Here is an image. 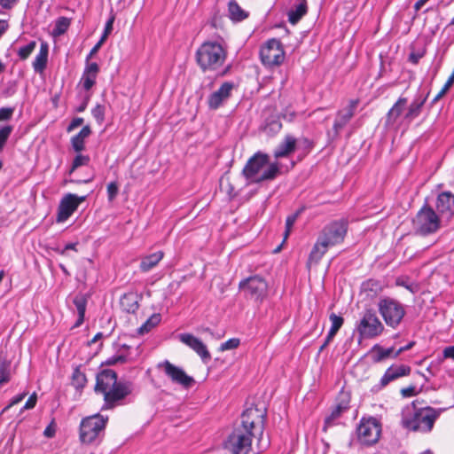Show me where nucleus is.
<instances>
[{
  "instance_id": "nucleus-1",
  "label": "nucleus",
  "mask_w": 454,
  "mask_h": 454,
  "mask_svg": "<svg viewBox=\"0 0 454 454\" xmlns=\"http://www.w3.org/2000/svg\"><path fill=\"white\" fill-rule=\"evenodd\" d=\"M265 419V408H247L241 414L240 424L228 436L225 448L231 454H251L253 438L262 434Z\"/></svg>"
},
{
  "instance_id": "nucleus-2",
  "label": "nucleus",
  "mask_w": 454,
  "mask_h": 454,
  "mask_svg": "<svg viewBox=\"0 0 454 454\" xmlns=\"http://www.w3.org/2000/svg\"><path fill=\"white\" fill-rule=\"evenodd\" d=\"M94 391L104 395L102 410H109L131 394L132 384L118 382L117 373L114 370L104 369L97 374Z\"/></svg>"
},
{
  "instance_id": "nucleus-3",
  "label": "nucleus",
  "mask_w": 454,
  "mask_h": 454,
  "mask_svg": "<svg viewBox=\"0 0 454 454\" xmlns=\"http://www.w3.org/2000/svg\"><path fill=\"white\" fill-rule=\"evenodd\" d=\"M348 229V222L344 218L333 220L325 224L310 251L309 261L317 262L330 247L341 244L347 236Z\"/></svg>"
},
{
  "instance_id": "nucleus-4",
  "label": "nucleus",
  "mask_w": 454,
  "mask_h": 454,
  "mask_svg": "<svg viewBox=\"0 0 454 454\" xmlns=\"http://www.w3.org/2000/svg\"><path fill=\"white\" fill-rule=\"evenodd\" d=\"M419 401L415 400L403 409L401 425L411 431L429 433L440 416L441 410L430 406L419 407Z\"/></svg>"
},
{
  "instance_id": "nucleus-5",
  "label": "nucleus",
  "mask_w": 454,
  "mask_h": 454,
  "mask_svg": "<svg viewBox=\"0 0 454 454\" xmlns=\"http://www.w3.org/2000/svg\"><path fill=\"white\" fill-rule=\"evenodd\" d=\"M427 96L428 94L426 96H418L408 107L407 98L400 97L387 113L385 125L387 127H392L395 125L401 118L402 121H400V124H410L414 119L420 115L422 108L427 99Z\"/></svg>"
},
{
  "instance_id": "nucleus-6",
  "label": "nucleus",
  "mask_w": 454,
  "mask_h": 454,
  "mask_svg": "<svg viewBox=\"0 0 454 454\" xmlns=\"http://www.w3.org/2000/svg\"><path fill=\"white\" fill-rule=\"evenodd\" d=\"M270 157L267 153L257 152L248 159L247 164L242 169V175L247 180L253 183H262L264 181L274 180L279 174L280 168L277 163H271L259 175L260 171L268 165Z\"/></svg>"
},
{
  "instance_id": "nucleus-7",
  "label": "nucleus",
  "mask_w": 454,
  "mask_h": 454,
  "mask_svg": "<svg viewBox=\"0 0 454 454\" xmlns=\"http://www.w3.org/2000/svg\"><path fill=\"white\" fill-rule=\"evenodd\" d=\"M226 51L217 42H204L196 51L195 59L202 72L217 70L226 59Z\"/></svg>"
},
{
  "instance_id": "nucleus-8",
  "label": "nucleus",
  "mask_w": 454,
  "mask_h": 454,
  "mask_svg": "<svg viewBox=\"0 0 454 454\" xmlns=\"http://www.w3.org/2000/svg\"><path fill=\"white\" fill-rule=\"evenodd\" d=\"M108 417L99 413L86 417L80 423V441L84 444L100 442L105 435Z\"/></svg>"
},
{
  "instance_id": "nucleus-9",
  "label": "nucleus",
  "mask_w": 454,
  "mask_h": 454,
  "mask_svg": "<svg viewBox=\"0 0 454 454\" xmlns=\"http://www.w3.org/2000/svg\"><path fill=\"white\" fill-rule=\"evenodd\" d=\"M442 216L428 205H424L413 219V229L416 234L427 236L435 233L441 228Z\"/></svg>"
},
{
  "instance_id": "nucleus-10",
  "label": "nucleus",
  "mask_w": 454,
  "mask_h": 454,
  "mask_svg": "<svg viewBox=\"0 0 454 454\" xmlns=\"http://www.w3.org/2000/svg\"><path fill=\"white\" fill-rule=\"evenodd\" d=\"M378 309L386 325L393 329L399 326L406 313L399 301L387 296L380 299Z\"/></svg>"
},
{
  "instance_id": "nucleus-11",
  "label": "nucleus",
  "mask_w": 454,
  "mask_h": 454,
  "mask_svg": "<svg viewBox=\"0 0 454 454\" xmlns=\"http://www.w3.org/2000/svg\"><path fill=\"white\" fill-rule=\"evenodd\" d=\"M360 340L374 339L384 331V325L372 309H366L356 326Z\"/></svg>"
},
{
  "instance_id": "nucleus-12",
  "label": "nucleus",
  "mask_w": 454,
  "mask_h": 454,
  "mask_svg": "<svg viewBox=\"0 0 454 454\" xmlns=\"http://www.w3.org/2000/svg\"><path fill=\"white\" fill-rule=\"evenodd\" d=\"M240 291L244 292L247 298L255 302H262L268 294V283L260 275L248 277L239 284Z\"/></svg>"
},
{
  "instance_id": "nucleus-13",
  "label": "nucleus",
  "mask_w": 454,
  "mask_h": 454,
  "mask_svg": "<svg viewBox=\"0 0 454 454\" xmlns=\"http://www.w3.org/2000/svg\"><path fill=\"white\" fill-rule=\"evenodd\" d=\"M357 438L359 442L367 446L375 444L381 434V424L375 418H369L365 419L363 418L360 420L356 428Z\"/></svg>"
},
{
  "instance_id": "nucleus-14",
  "label": "nucleus",
  "mask_w": 454,
  "mask_h": 454,
  "mask_svg": "<svg viewBox=\"0 0 454 454\" xmlns=\"http://www.w3.org/2000/svg\"><path fill=\"white\" fill-rule=\"evenodd\" d=\"M262 63L266 67L279 66L285 59V51L281 42L272 38L268 40L260 50Z\"/></svg>"
},
{
  "instance_id": "nucleus-15",
  "label": "nucleus",
  "mask_w": 454,
  "mask_h": 454,
  "mask_svg": "<svg viewBox=\"0 0 454 454\" xmlns=\"http://www.w3.org/2000/svg\"><path fill=\"white\" fill-rule=\"evenodd\" d=\"M157 367L163 370L165 375L172 383L180 385L185 389L191 388L195 383L192 376L187 375L181 367L171 364L168 360L159 363Z\"/></svg>"
},
{
  "instance_id": "nucleus-16",
  "label": "nucleus",
  "mask_w": 454,
  "mask_h": 454,
  "mask_svg": "<svg viewBox=\"0 0 454 454\" xmlns=\"http://www.w3.org/2000/svg\"><path fill=\"white\" fill-rule=\"evenodd\" d=\"M358 104V99H351L346 107L337 112L333 129L327 132V136L331 140H335L339 137L340 131L355 115Z\"/></svg>"
},
{
  "instance_id": "nucleus-17",
  "label": "nucleus",
  "mask_w": 454,
  "mask_h": 454,
  "mask_svg": "<svg viewBox=\"0 0 454 454\" xmlns=\"http://www.w3.org/2000/svg\"><path fill=\"white\" fill-rule=\"evenodd\" d=\"M87 199V195L78 196L74 193L66 194L60 200L58 214H57V222L63 223L67 221L79 205L85 201Z\"/></svg>"
},
{
  "instance_id": "nucleus-18",
  "label": "nucleus",
  "mask_w": 454,
  "mask_h": 454,
  "mask_svg": "<svg viewBox=\"0 0 454 454\" xmlns=\"http://www.w3.org/2000/svg\"><path fill=\"white\" fill-rule=\"evenodd\" d=\"M435 207L442 218L450 219L454 215V194L450 192H442L438 194Z\"/></svg>"
},
{
  "instance_id": "nucleus-19",
  "label": "nucleus",
  "mask_w": 454,
  "mask_h": 454,
  "mask_svg": "<svg viewBox=\"0 0 454 454\" xmlns=\"http://www.w3.org/2000/svg\"><path fill=\"white\" fill-rule=\"evenodd\" d=\"M233 88V82H223L216 91L213 92L209 96L207 100L208 107L212 110L218 109L223 105V103L231 96Z\"/></svg>"
},
{
  "instance_id": "nucleus-20",
  "label": "nucleus",
  "mask_w": 454,
  "mask_h": 454,
  "mask_svg": "<svg viewBox=\"0 0 454 454\" xmlns=\"http://www.w3.org/2000/svg\"><path fill=\"white\" fill-rule=\"evenodd\" d=\"M179 340L195 351L204 363H207L210 360L211 356L207 346L199 338L191 333H182L179 335Z\"/></svg>"
},
{
  "instance_id": "nucleus-21",
  "label": "nucleus",
  "mask_w": 454,
  "mask_h": 454,
  "mask_svg": "<svg viewBox=\"0 0 454 454\" xmlns=\"http://www.w3.org/2000/svg\"><path fill=\"white\" fill-rule=\"evenodd\" d=\"M411 373V367L405 364L398 366H390L387 369L384 375L381 377L380 384L381 387H386L391 381L395 380L403 376H407Z\"/></svg>"
},
{
  "instance_id": "nucleus-22",
  "label": "nucleus",
  "mask_w": 454,
  "mask_h": 454,
  "mask_svg": "<svg viewBox=\"0 0 454 454\" xmlns=\"http://www.w3.org/2000/svg\"><path fill=\"white\" fill-rule=\"evenodd\" d=\"M297 140L291 135H286L285 138L278 144L273 152L276 159L289 156L296 149Z\"/></svg>"
},
{
  "instance_id": "nucleus-23",
  "label": "nucleus",
  "mask_w": 454,
  "mask_h": 454,
  "mask_svg": "<svg viewBox=\"0 0 454 454\" xmlns=\"http://www.w3.org/2000/svg\"><path fill=\"white\" fill-rule=\"evenodd\" d=\"M227 16L234 23L242 22L249 17V12L241 8L237 0H229Z\"/></svg>"
},
{
  "instance_id": "nucleus-24",
  "label": "nucleus",
  "mask_w": 454,
  "mask_h": 454,
  "mask_svg": "<svg viewBox=\"0 0 454 454\" xmlns=\"http://www.w3.org/2000/svg\"><path fill=\"white\" fill-rule=\"evenodd\" d=\"M49 54V45L46 42H42L40 51L33 61V67L35 73H42L46 68Z\"/></svg>"
},
{
  "instance_id": "nucleus-25",
  "label": "nucleus",
  "mask_w": 454,
  "mask_h": 454,
  "mask_svg": "<svg viewBox=\"0 0 454 454\" xmlns=\"http://www.w3.org/2000/svg\"><path fill=\"white\" fill-rule=\"evenodd\" d=\"M138 300L136 293L124 294L120 300L121 308L128 313H135L139 308Z\"/></svg>"
},
{
  "instance_id": "nucleus-26",
  "label": "nucleus",
  "mask_w": 454,
  "mask_h": 454,
  "mask_svg": "<svg viewBox=\"0 0 454 454\" xmlns=\"http://www.w3.org/2000/svg\"><path fill=\"white\" fill-rule=\"evenodd\" d=\"M348 409V401L339 403L332 411L331 414L325 417L323 431L326 432L330 427L335 424V420L340 417L342 412Z\"/></svg>"
},
{
  "instance_id": "nucleus-27",
  "label": "nucleus",
  "mask_w": 454,
  "mask_h": 454,
  "mask_svg": "<svg viewBox=\"0 0 454 454\" xmlns=\"http://www.w3.org/2000/svg\"><path fill=\"white\" fill-rule=\"evenodd\" d=\"M91 134L89 125L84 126L78 134L71 138V145L74 152L80 153L85 149V139Z\"/></svg>"
},
{
  "instance_id": "nucleus-28",
  "label": "nucleus",
  "mask_w": 454,
  "mask_h": 454,
  "mask_svg": "<svg viewBox=\"0 0 454 454\" xmlns=\"http://www.w3.org/2000/svg\"><path fill=\"white\" fill-rule=\"evenodd\" d=\"M308 12L307 0H298V4L288 12V21L295 25Z\"/></svg>"
},
{
  "instance_id": "nucleus-29",
  "label": "nucleus",
  "mask_w": 454,
  "mask_h": 454,
  "mask_svg": "<svg viewBox=\"0 0 454 454\" xmlns=\"http://www.w3.org/2000/svg\"><path fill=\"white\" fill-rule=\"evenodd\" d=\"M163 252L158 251L142 258L140 262V270L144 272L149 271L154 268L163 258Z\"/></svg>"
},
{
  "instance_id": "nucleus-30",
  "label": "nucleus",
  "mask_w": 454,
  "mask_h": 454,
  "mask_svg": "<svg viewBox=\"0 0 454 454\" xmlns=\"http://www.w3.org/2000/svg\"><path fill=\"white\" fill-rule=\"evenodd\" d=\"M371 353L373 354L372 357L373 363H380L390 356L393 357V355L395 354L393 347L383 348L379 344H375L372 348Z\"/></svg>"
},
{
  "instance_id": "nucleus-31",
  "label": "nucleus",
  "mask_w": 454,
  "mask_h": 454,
  "mask_svg": "<svg viewBox=\"0 0 454 454\" xmlns=\"http://www.w3.org/2000/svg\"><path fill=\"white\" fill-rule=\"evenodd\" d=\"M73 302H74V304L77 309V313H78V318L74 324V326L78 327L84 321L86 306H87V299L84 295L78 294L74 298Z\"/></svg>"
},
{
  "instance_id": "nucleus-32",
  "label": "nucleus",
  "mask_w": 454,
  "mask_h": 454,
  "mask_svg": "<svg viewBox=\"0 0 454 454\" xmlns=\"http://www.w3.org/2000/svg\"><path fill=\"white\" fill-rule=\"evenodd\" d=\"M82 365L76 366L71 376V385L78 391H82L87 382V377L83 372L81 371Z\"/></svg>"
},
{
  "instance_id": "nucleus-33",
  "label": "nucleus",
  "mask_w": 454,
  "mask_h": 454,
  "mask_svg": "<svg viewBox=\"0 0 454 454\" xmlns=\"http://www.w3.org/2000/svg\"><path fill=\"white\" fill-rule=\"evenodd\" d=\"M161 320L159 313L153 314L138 329L137 333L143 335L149 333L153 327L158 325Z\"/></svg>"
},
{
  "instance_id": "nucleus-34",
  "label": "nucleus",
  "mask_w": 454,
  "mask_h": 454,
  "mask_svg": "<svg viewBox=\"0 0 454 454\" xmlns=\"http://www.w3.org/2000/svg\"><path fill=\"white\" fill-rule=\"evenodd\" d=\"M71 24V20L67 17H59L55 21V26L52 30V34L55 36L64 35Z\"/></svg>"
},
{
  "instance_id": "nucleus-35",
  "label": "nucleus",
  "mask_w": 454,
  "mask_h": 454,
  "mask_svg": "<svg viewBox=\"0 0 454 454\" xmlns=\"http://www.w3.org/2000/svg\"><path fill=\"white\" fill-rule=\"evenodd\" d=\"M11 362L6 359L0 360V387L11 380Z\"/></svg>"
},
{
  "instance_id": "nucleus-36",
  "label": "nucleus",
  "mask_w": 454,
  "mask_h": 454,
  "mask_svg": "<svg viewBox=\"0 0 454 454\" xmlns=\"http://www.w3.org/2000/svg\"><path fill=\"white\" fill-rule=\"evenodd\" d=\"M362 289L364 292H368V295H376L379 292L381 291V286L379 281L374 279H369L363 283Z\"/></svg>"
},
{
  "instance_id": "nucleus-37",
  "label": "nucleus",
  "mask_w": 454,
  "mask_h": 454,
  "mask_svg": "<svg viewBox=\"0 0 454 454\" xmlns=\"http://www.w3.org/2000/svg\"><path fill=\"white\" fill-rule=\"evenodd\" d=\"M329 319L332 323L331 328L329 330L330 336L336 335L338 331L340 329L344 323V319L341 316H338L335 313H331L329 316Z\"/></svg>"
},
{
  "instance_id": "nucleus-38",
  "label": "nucleus",
  "mask_w": 454,
  "mask_h": 454,
  "mask_svg": "<svg viewBox=\"0 0 454 454\" xmlns=\"http://www.w3.org/2000/svg\"><path fill=\"white\" fill-rule=\"evenodd\" d=\"M90 157L88 155L77 154L72 163L71 168L69 169V175H71L76 168L81 166H87L90 163Z\"/></svg>"
},
{
  "instance_id": "nucleus-39",
  "label": "nucleus",
  "mask_w": 454,
  "mask_h": 454,
  "mask_svg": "<svg viewBox=\"0 0 454 454\" xmlns=\"http://www.w3.org/2000/svg\"><path fill=\"white\" fill-rule=\"evenodd\" d=\"M105 106L100 104L96 105L91 110V114L98 125H101L105 121Z\"/></svg>"
},
{
  "instance_id": "nucleus-40",
  "label": "nucleus",
  "mask_w": 454,
  "mask_h": 454,
  "mask_svg": "<svg viewBox=\"0 0 454 454\" xmlns=\"http://www.w3.org/2000/svg\"><path fill=\"white\" fill-rule=\"evenodd\" d=\"M35 46V41H31L27 45L20 47L18 51V55L20 58V59H27L29 57V55L34 51Z\"/></svg>"
},
{
  "instance_id": "nucleus-41",
  "label": "nucleus",
  "mask_w": 454,
  "mask_h": 454,
  "mask_svg": "<svg viewBox=\"0 0 454 454\" xmlns=\"http://www.w3.org/2000/svg\"><path fill=\"white\" fill-rule=\"evenodd\" d=\"M12 129L13 128L11 125L3 126L0 128V153L3 151L5 143L12 132Z\"/></svg>"
},
{
  "instance_id": "nucleus-42",
  "label": "nucleus",
  "mask_w": 454,
  "mask_h": 454,
  "mask_svg": "<svg viewBox=\"0 0 454 454\" xmlns=\"http://www.w3.org/2000/svg\"><path fill=\"white\" fill-rule=\"evenodd\" d=\"M97 75L83 73L82 76V87L85 90H90L96 83Z\"/></svg>"
},
{
  "instance_id": "nucleus-43",
  "label": "nucleus",
  "mask_w": 454,
  "mask_h": 454,
  "mask_svg": "<svg viewBox=\"0 0 454 454\" xmlns=\"http://www.w3.org/2000/svg\"><path fill=\"white\" fill-rule=\"evenodd\" d=\"M240 344V340L238 338H231L220 345L219 350L225 351L229 349L237 348Z\"/></svg>"
},
{
  "instance_id": "nucleus-44",
  "label": "nucleus",
  "mask_w": 454,
  "mask_h": 454,
  "mask_svg": "<svg viewBox=\"0 0 454 454\" xmlns=\"http://www.w3.org/2000/svg\"><path fill=\"white\" fill-rule=\"evenodd\" d=\"M222 21V15L220 13V9L217 6H215L212 10V15L210 19V25L212 27L216 28Z\"/></svg>"
},
{
  "instance_id": "nucleus-45",
  "label": "nucleus",
  "mask_w": 454,
  "mask_h": 454,
  "mask_svg": "<svg viewBox=\"0 0 454 454\" xmlns=\"http://www.w3.org/2000/svg\"><path fill=\"white\" fill-rule=\"evenodd\" d=\"M128 361V357L126 355H116L113 356L112 357L108 358L105 363L102 364L106 365H114L116 364H124Z\"/></svg>"
},
{
  "instance_id": "nucleus-46",
  "label": "nucleus",
  "mask_w": 454,
  "mask_h": 454,
  "mask_svg": "<svg viewBox=\"0 0 454 454\" xmlns=\"http://www.w3.org/2000/svg\"><path fill=\"white\" fill-rule=\"evenodd\" d=\"M119 192L118 184L116 182H111L107 184V197L109 201H113Z\"/></svg>"
},
{
  "instance_id": "nucleus-47",
  "label": "nucleus",
  "mask_w": 454,
  "mask_h": 454,
  "mask_svg": "<svg viewBox=\"0 0 454 454\" xmlns=\"http://www.w3.org/2000/svg\"><path fill=\"white\" fill-rule=\"evenodd\" d=\"M425 54H426V49H421L418 51H411L409 54L408 60L411 63L417 65L419 63V59H422Z\"/></svg>"
},
{
  "instance_id": "nucleus-48",
  "label": "nucleus",
  "mask_w": 454,
  "mask_h": 454,
  "mask_svg": "<svg viewBox=\"0 0 454 454\" xmlns=\"http://www.w3.org/2000/svg\"><path fill=\"white\" fill-rule=\"evenodd\" d=\"M298 215L299 213H294L293 215H290L286 217V231H285V239L289 235L290 231H291V229L293 227V225L294 224L297 217H298Z\"/></svg>"
},
{
  "instance_id": "nucleus-49",
  "label": "nucleus",
  "mask_w": 454,
  "mask_h": 454,
  "mask_svg": "<svg viewBox=\"0 0 454 454\" xmlns=\"http://www.w3.org/2000/svg\"><path fill=\"white\" fill-rule=\"evenodd\" d=\"M282 128L279 120H271L266 123L265 129L273 133H278Z\"/></svg>"
},
{
  "instance_id": "nucleus-50",
  "label": "nucleus",
  "mask_w": 454,
  "mask_h": 454,
  "mask_svg": "<svg viewBox=\"0 0 454 454\" xmlns=\"http://www.w3.org/2000/svg\"><path fill=\"white\" fill-rule=\"evenodd\" d=\"M453 85V82L450 80H447L444 86L442 88V90L438 92V94L433 98L432 105L435 104L438 100H440L450 90V88Z\"/></svg>"
},
{
  "instance_id": "nucleus-51",
  "label": "nucleus",
  "mask_w": 454,
  "mask_h": 454,
  "mask_svg": "<svg viewBox=\"0 0 454 454\" xmlns=\"http://www.w3.org/2000/svg\"><path fill=\"white\" fill-rule=\"evenodd\" d=\"M99 72V66L96 62H88L86 61V67L84 68L83 73L98 75Z\"/></svg>"
},
{
  "instance_id": "nucleus-52",
  "label": "nucleus",
  "mask_w": 454,
  "mask_h": 454,
  "mask_svg": "<svg viewBox=\"0 0 454 454\" xmlns=\"http://www.w3.org/2000/svg\"><path fill=\"white\" fill-rule=\"evenodd\" d=\"M14 112L12 107H2L0 108V121H8L12 118Z\"/></svg>"
},
{
  "instance_id": "nucleus-53",
  "label": "nucleus",
  "mask_w": 454,
  "mask_h": 454,
  "mask_svg": "<svg viewBox=\"0 0 454 454\" xmlns=\"http://www.w3.org/2000/svg\"><path fill=\"white\" fill-rule=\"evenodd\" d=\"M114 19H115L114 15H112L106 21L103 35L101 36V37H103V40H106L107 38V36L109 35V34L112 32Z\"/></svg>"
},
{
  "instance_id": "nucleus-54",
  "label": "nucleus",
  "mask_w": 454,
  "mask_h": 454,
  "mask_svg": "<svg viewBox=\"0 0 454 454\" xmlns=\"http://www.w3.org/2000/svg\"><path fill=\"white\" fill-rule=\"evenodd\" d=\"M78 243H67L64 248H59V247H55L53 248V250L55 252H57L58 254H61V255H67V250H74L76 251V246H77Z\"/></svg>"
},
{
  "instance_id": "nucleus-55",
  "label": "nucleus",
  "mask_w": 454,
  "mask_h": 454,
  "mask_svg": "<svg viewBox=\"0 0 454 454\" xmlns=\"http://www.w3.org/2000/svg\"><path fill=\"white\" fill-rule=\"evenodd\" d=\"M36 402H37V395L35 393H34L28 397L25 405L21 409V411L24 410L33 409L35 406Z\"/></svg>"
},
{
  "instance_id": "nucleus-56",
  "label": "nucleus",
  "mask_w": 454,
  "mask_h": 454,
  "mask_svg": "<svg viewBox=\"0 0 454 454\" xmlns=\"http://www.w3.org/2000/svg\"><path fill=\"white\" fill-rule=\"evenodd\" d=\"M83 118L82 117H75L74 118L71 122L69 123V125L67 126V132H71L72 130H74V129L78 128L79 126L82 125L83 124Z\"/></svg>"
},
{
  "instance_id": "nucleus-57",
  "label": "nucleus",
  "mask_w": 454,
  "mask_h": 454,
  "mask_svg": "<svg viewBox=\"0 0 454 454\" xmlns=\"http://www.w3.org/2000/svg\"><path fill=\"white\" fill-rule=\"evenodd\" d=\"M105 41L106 40H103V37H101L100 40L94 45V47L90 50V53L86 57L87 62L98 51Z\"/></svg>"
},
{
  "instance_id": "nucleus-58",
  "label": "nucleus",
  "mask_w": 454,
  "mask_h": 454,
  "mask_svg": "<svg viewBox=\"0 0 454 454\" xmlns=\"http://www.w3.org/2000/svg\"><path fill=\"white\" fill-rule=\"evenodd\" d=\"M27 395V392L25 393H22V394H20V395H15L14 397L12 398L11 400V403L8 406H6L3 411H6L7 409H9L11 406H13V405H16L18 404L19 403H20L24 398L25 396Z\"/></svg>"
},
{
  "instance_id": "nucleus-59",
  "label": "nucleus",
  "mask_w": 454,
  "mask_h": 454,
  "mask_svg": "<svg viewBox=\"0 0 454 454\" xmlns=\"http://www.w3.org/2000/svg\"><path fill=\"white\" fill-rule=\"evenodd\" d=\"M56 433V426L54 421H51V423L44 429L43 435L47 438H52L55 435Z\"/></svg>"
},
{
  "instance_id": "nucleus-60",
  "label": "nucleus",
  "mask_w": 454,
  "mask_h": 454,
  "mask_svg": "<svg viewBox=\"0 0 454 454\" xmlns=\"http://www.w3.org/2000/svg\"><path fill=\"white\" fill-rule=\"evenodd\" d=\"M443 359L454 360V345L444 348L442 350Z\"/></svg>"
},
{
  "instance_id": "nucleus-61",
  "label": "nucleus",
  "mask_w": 454,
  "mask_h": 454,
  "mask_svg": "<svg viewBox=\"0 0 454 454\" xmlns=\"http://www.w3.org/2000/svg\"><path fill=\"white\" fill-rule=\"evenodd\" d=\"M401 394L403 397H411V396H413L415 395L416 394V389H415V387L413 386H411V387H405V388H403L401 390Z\"/></svg>"
},
{
  "instance_id": "nucleus-62",
  "label": "nucleus",
  "mask_w": 454,
  "mask_h": 454,
  "mask_svg": "<svg viewBox=\"0 0 454 454\" xmlns=\"http://www.w3.org/2000/svg\"><path fill=\"white\" fill-rule=\"evenodd\" d=\"M415 342L414 341H411L409 342L407 345L403 346V347H401L398 350H396L395 352V354L393 355V358H396L398 356H400L403 352L404 351H407L409 349H411L413 346H414Z\"/></svg>"
},
{
  "instance_id": "nucleus-63",
  "label": "nucleus",
  "mask_w": 454,
  "mask_h": 454,
  "mask_svg": "<svg viewBox=\"0 0 454 454\" xmlns=\"http://www.w3.org/2000/svg\"><path fill=\"white\" fill-rule=\"evenodd\" d=\"M19 0H0V5L2 8L10 10L12 9Z\"/></svg>"
},
{
  "instance_id": "nucleus-64",
  "label": "nucleus",
  "mask_w": 454,
  "mask_h": 454,
  "mask_svg": "<svg viewBox=\"0 0 454 454\" xmlns=\"http://www.w3.org/2000/svg\"><path fill=\"white\" fill-rule=\"evenodd\" d=\"M300 143L303 146V148L306 150H311L314 146L313 142L307 137L301 138Z\"/></svg>"
}]
</instances>
